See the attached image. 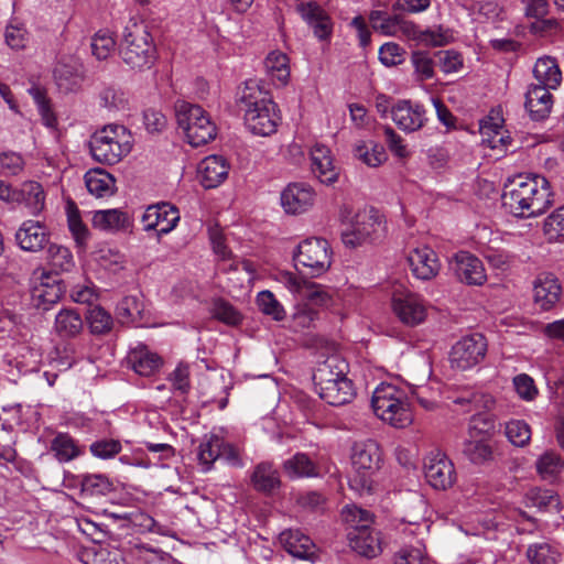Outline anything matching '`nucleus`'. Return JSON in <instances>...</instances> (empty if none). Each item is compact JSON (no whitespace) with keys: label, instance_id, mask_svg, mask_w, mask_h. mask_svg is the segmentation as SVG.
<instances>
[{"label":"nucleus","instance_id":"obj_1","mask_svg":"<svg viewBox=\"0 0 564 564\" xmlns=\"http://www.w3.org/2000/svg\"><path fill=\"white\" fill-rule=\"evenodd\" d=\"M503 204L516 217L530 218L544 214L554 203L550 182L541 175H518L509 183Z\"/></svg>","mask_w":564,"mask_h":564},{"label":"nucleus","instance_id":"obj_2","mask_svg":"<svg viewBox=\"0 0 564 564\" xmlns=\"http://www.w3.org/2000/svg\"><path fill=\"white\" fill-rule=\"evenodd\" d=\"M240 102L243 105L245 124L251 133L268 137L276 131L281 119L278 107L256 80L245 83Z\"/></svg>","mask_w":564,"mask_h":564},{"label":"nucleus","instance_id":"obj_3","mask_svg":"<svg viewBox=\"0 0 564 564\" xmlns=\"http://www.w3.org/2000/svg\"><path fill=\"white\" fill-rule=\"evenodd\" d=\"M122 61L133 69L150 68L156 59V46L143 21L130 20L119 46Z\"/></svg>","mask_w":564,"mask_h":564},{"label":"nucleus","instance_id":"obj_4","mask_svg":"<svg viewBox=\"0 0 564 564\" xmlns=\"http://www.w3.org/2000/svg\"><path fill=\"white\" fill-rule=\"evenodd\" d=\"M371 406L384 423L404 429L413 422V413L404 390L392 383H380L372 392Z\"/></svg>","mask_w":564,"mask_h":564},{"label":"nucleus","instance_id":"obj_5","mask_svg":"<svg viewBox=\"0 0 564 564\" xmlns=\"http://www.w3.org/2000/svg\"><path fill=\"white\" fill-rule=\"evenodd\" d=\"M131 132L121 124H107L90 138L89 148L93 158L106 164H116L127 156L132 149Z\"/></svg>","mask_w":564,"mask_h":564},{"label":"nucleus","instance_id":"obj_6","mask_svg":"<svg viewBox=\"0 0 564 564\" xmlns=\"http://www.w3.org/2000/svg\"><path fill=\"white\" fill-rule=\"evenodd\" d=\"M175 115L178 129L193 148L205 145L216 138L217 126L202 106L182 101L176 105Z\"/></svg>","mask_w":564,"mask_h":564},{"label":"nucleus","instance_id":"obj_7","mask_svg":"<svg viewBox=\"0 0 564 564\" xmlns=\"http://www.w3.org/2000/svg\"><path fill=\"white\" fill-rule=\"evenodd\" d=\"M354 474L349 478V487L360 496L373 492V474L381 463V451L377 442L368 440L358 443L351 455Z\"/></svg>","mask_w":564,"mask_h":564},{"label":"nucleus","instance_id":"obj_8","mask_svg":"<svg viewBox=\"0 0 564 564\" xmlns=\"http://www.w3.org/2000/svg\"><path fill=\"white\" fill-rule=\"evenodd\" d=\"M333 251L327 240L307 238L301 241L293 253L295 268L311 278H319L332 265Z\"/></svg>","mask_w":564,"mask_h":564},{"label":"nucleus","instance_id":"obj_9","mask_svg":"<svg viewBox=\"0 0 564 564\" xmlns=\"http://www.w3.org/2000/svg\"><path fill=\"white\" fill-rule=\"evenodd\" d=\"M341 241L348 248H358L373 242L382 230L381 217L373 209L358 210L343 223Z\"/></svg>","mask_w":564,"mask_h":564},{"label":"nucleus","instance_id":"obj_10","mask_svg":"<svg viewBox=\"0 0 564 564\" xmlns=\"http://www.w3.org/2000/svg\"><path fill=\"white\" fill-rule=\"evenodd\" d=\"M391 308L397 318L409 327L422 324L427 316V304L424 299L403 286L393 290Z\"/></svg>","mask_w":564,"mask_h":564},{"label":"nucleus","instance_id":"obj_11","mask_svg":"<svg viewBox=\"0 0 564 564\" xmlns=\"http://www.w3.org/2000/svg\"><path fill=\"white\" fill-rule=\"evenodd\" d=\"M487 352V340L478 333L462 337L449 354L453 368L468 370L479 365Z\"/></svg>","mask_w":564,"mask_h":564},{"label":"nucleus","instance_id":"obj_12","mask_svg":"<svg viewBox=\"0 0 564 564\" xmlns=\"http://www.w3.org/2000/svg\"><path fill=\"white\" fill-rule=\"evenodd\" d=\"M181 219L177 207L170 203H156L145 208L141 216L142 229L155 231L158 238L172 232Z\"/></svg>","mask_w":564,"mask_h":564},{"label":"nucleus","instance_id":"obj_13","mask_svg":"<svg viewBox=\"0 0 564 564\" xmlns=\"http://www.w3.org/2000/svg\"><path fill=\"white\" fill-rule=\"evenodd\" d=\"M423 469L427 484L436 490H446L456 481L455 466L441 451H432L425 456Z\"/></svg>","mask_w":564,"mask_h":564},{"label":"nucleus","instance_id":"obj_14","mask_svg":"<svg viewBox=\"0 0 564 564\" xmlns=\"http://www.w3.org/2000/svg\"><path fill=\"white\" fill-rule=\"evenodd\" d=\"M391 119L400 130L411 133L425 126L427 116L424 106L421 104L402 99L392 105Z\"/></svg>","mask_w":564,"mask_h":564},{"label":"nucleus","instance_id":"obj_15","mask_svg":"<svg viewBox=\"0 0 564 564\" xmlns=\"http://www.w3.org/2000/svg\"><path fill=\"white\" fill-rule=\"evenodd\" d=\"M408 262L413 275L423 281L435 278L441 270V262L436 252L425 245L410 250Z\"/></svg>","mask_w":564,"mask_h":564},{"label":"nucleus","instance_id":"obj_16","mask_svg":"<svg viewBox=\"0 0 564 564\" xmlns=\"http://www.w3.org/2000/svg\"><path fill=\"white\" fill-rule=\"evenodd\" d=\"M316 194L313 187L305 183L289 184L281 193V205L285 213L302 214L313 207Z\"/></svg>","mask_w":564,"mask_h":564},{"label":"nucleus","instance_id":"obj_17","mask_svg":"<svg viewBox=\"0 0 564 564\" xmlns=\"http://www.w3.org/2000/svg\"><path fill=\"white\" fill-rule=\"evenodd\" d=\"M454 271L457 279L467 285H482L487 281L481 260L467 251L455 254Z\"/></svg>","mask_w":564,"mask_h":564},{"label":"nucleus","instance_id":"obj_18","mask_svg":"<svg viewBox=\"0 0 564 564\" xmlns=\"http://www.w3.org/2000/svg\"><path fill=\"white\" fill-rule=\"evenodd\" d=\"M63 292V286L56 275L42 272L33 282L31 296L35 306L47 310L58 302Z\"/></svg>","mask_w":564,"mask_h":564},{"label":"nucleus","instance_id":"obj_19","mask_svg":"<svg viewBox=\"0 0 564 564\" xmlns=\"http://www.w3.org/2000/svg\"><path fill=\"white\" fill-rule=\"evenodd\" d=\"M230 164L223 155H208L200 161L197 167V175L205 188L219 186L229 174Z\"/></svg>","mask_w":564,"mask_h":564},{"label":"nucleus","instance_id":"obj_20","mask_svg":"<svg viewBox=\"0 0 564 564\" xmlns=\"http://www.w3.org/2000/svg\"><path fill=\"white\" fill-rule=\"evenodd\" d=\"M371 28L387 36H404L409 40V35L413 31V22L403 20L399 15H390L382 10H372L369 14Z\"/></svg>","mask_w":564,"mask_h":564},{"label":"nucleus","instance_id":"obj_21","mask_svg":"<svg viewBox=\"0 0 564 564\" xmlns=\"http://www.w3.org/2000/svg\"><path fill=\"white\" fill-rule=\"evenodd\" d=\"M312 172L321 183L332 185L337 182L339 169L334 164L330 150L321 143L311 149Z\"/></svg>","mask_w":564,"mask_h":564},{"label":"nucleus","instance_id":"obj_22","mask_svg":"<svg viewBox=\"0 0 564 564\" xmlns=\"http://www.w3.org/2000/svg\"><path fill=\"white\" fill-rule=\"evenodd\" d=\"M18 246L29 252L41 250L48 241L46 227L39 220H24L15 232Z\"/></svg>","mask_w":564,"mask_h":564},{"label":"nucleus","instance_id":"obj_23","mask_svg":"<svg viewBox=\"0 0 564 564\" xmlns=\"http://www.w3.org/2000/svg\"><path fill=\"white\" fill-rule=\"evenodd\" d=\"M347 536L350 547L360 556L372 558L382 551L379 533L370 527L364 524L352 529L348 532Z\"/></svg>","mask_w":564,"mask_h":564},{"label":"nucleus","instance_id":"obj_24","mask_svg":"<svg viewBox=\"0 0 564 564\" xmlns=\"http://www.w3.org/2000/svg\"><path fill=\"white\" fill-rule=\"evenodd\" d=\"M297 12L302 19L313 29L314 35L321 40H328L333 32V23L329 15L315 2L300 3Z\"/></svg>","mask_w":564,"mask_h":564},{"label":"nucleus","instance_id":"obj_25","mask_svg":"<svg viewBox=\"0 0 564 564\" xmlns=\"http://www.w3.org/2000/svg\"><path fill=\"white\" fill-rule=\"evenodd\" d=\"M550 90V88L533 84L528 87L524 107L532 120H544L551 113L553 96Z\"/></svg>","mask_w":564,"mask_h":564},{"label":"nucleus","instance_id":"obj_26","mask_svg":"<svg viewBox=\"0 0 564 564\" xmlns=\"http://www.w3.org/2000/svg\"><path fill=\"white\" fill-rule=\"evenodd\" d=\"M562 288L553 275H540L533 284L534 304L542 311H550L560 301Z\"/></svg>","mask_w":564,"mask_h":564},{"label":"nucleus","instance_id":"obj_27","mask_svg":"<svg viewBox=\"0 0 564 564\" xmlns=\"http://www.w3.org/2000/svg\"><path fill=\"white\" fill-rule=\"evenodd\" d=\"M127 359L133 371L144 377L154 375L163 364L162 358L143 344L131 348Z\"/></svg>","mask_w":564,"mask_h":564},{"label":"nucleus","instance_id":"obj_28","mask_svg":"<svg viewBox=\"0 0 564 564\" xmlns=\"http://www.w3.org/2000/svg\"><path fill=\"white\" fill-rule=\"evenodd\" d=\"M94 228L106 232L128 230L132 220L129 215L118 208L95 210L91 217Z\"/></svg>","mask_w":564,"mask_h":564},{"label":"nucleus","instance_id":"obj_29","mask_svg":"<svg viewBox=\"0 0 564 564\" xmlns=\"http://www.w3.org/2000/svg\"><path fill=\"white\" fill-rule=\"evenodd\" d=\"M348 364L338 355L327 357L313 373L315 389L347 378Z\"/></svg>","mask_w":564,"mask_h":564},{"label":"nucleus","instance_id":"obj_30","mask_svg":"<svg viewBox=\"0 0 564 564\" xmlns=\"http://www.w3.org/2000/svg\"><path fill=\"white\" fill-rule=\"evenodd\" d=\"M17 203L22 204L32 216H39L46 205V193L39 182H23L18 189Z\"/></svg>","mask_w":564,"mask_h":564},{"label":"nucleus","instance_id":"obj_31","mask_svg":"<svg viewBox=\"0 0 564 564\" xmlns=\"http://www.w3.org/2000/svg\"><path fill=\"white\" fill-rule=\"evenodd\" d=\"M280 542L285 551L294 557L308 560L315 555V544L300 530H285L280 534Z\"/></svg>","mask_w":564,"mask_h":564},{"label":"nucleus","instance_id":"obj_32","mask_svg":"<svg viewBox=\"0 0 564 564\" xmlns=\"http://www.w3.org/2000/svg\"><path fill=\"white\" fill-rule=\"evenodd\" d=\"M284 474L290 479L314 478L322 475L321 466L305 453H296L282 464Z\"/></svg>","mask_w":564,"mask_h":564},{"label":"nucleus","instance_id":"obj_33","mask_svg":"<svg viewBox=\"0 0 564 564\" xmlns=\"http://www.w3.org/2000/svg\"><path fill=\"white\" fill-rule=\"evenodd\" d=\"M252 487L262 494L269 495L281 486L280 473L270 462L257 464L250 477Z\"/></svg>","mask_w":564,"mask_h":564},{"label":"nucleus","instance_id":"obj_34","mask_svg":"<svg viewBox=\"0 0 564 564\" xmlns=\"http://www.w3.org/2000/svg\"><path fill=\"white\" fill-rule=\"evenodd\" d=\"M315 390L321 399L334 406L349 403L356 394L352 381L348 378L336 380Z\"/></svg>","mask_w":564,"mask_h":564},{"label":"nucleus","instance_id":"obj_35","mask_svg":"<svg viewBox=\"0 0 564 564\" xmlns=\"http://www.w3.org/2000/svg\"><path fill=\"white\" fill-rule=\"evenodd\" d=\"M84 178L88 192L98 198L110 197L116 193L115 177L102 169L87 171Z\"/></svg>","mask_w":564,"mask_h":564},{"label":"nucleus","instance_id":"obj_36","mask_svg":"<svg viewBox=\"0 0 564 564\" xmlns=\"http://www.w3.org/2000/svg\"><path fill=\"white\" fill-rule=\"evenodd\" d=\"M533 76L538 82L536 86L550 89H556L562 82V73L556 59L550 56L538 58L533 67Z\"/></svg>","mask_w":564,"mask_h":564},{"label":"nucleus","instance_id":"obj_37","mask_svg":"<svg viewBox=\"0 0 564 564\" xmlns=\"http://www.w3.org/2000/svg\"><path fill=\"white\" fill-rule=\"evenodd\" d=\"M84 322L75 308H62L55 316L53 330L62 338H73L80 334Z\"/></svg>","mask_w":564,"mask_h":564},{"label":"nucleus","instance_id":"obj_38","mask_svg":"<svg viewBox=\"0 0 564 564\" xmlns=\"http://www.w3.org/2000/svg\"><path fill=\"white\" fill-rule=\"evenodd\" d=\"M224 437L218 434L205 435L197 449V460L203 473L213 468L214 463L221 457Z\"/></svg>","mask_w":564,"mask_h":564},{"label":"nucleus","instance_id":"obj_39","mask_svg":"<svg viewBox=\"0 0 564 564\" xmlns=\"http://www.w3.org/2000/svg\"><path fill=\"white\" fill-rule=\"evenodd\" d=\"M524 503L529 508H536L540 512L557 513L561 510L560 497L551 489H529L524 496Z\"/></svg>","mask_w":564,"mask_h":564},{"label":"nucleus","instance_id":"obj_40","mask_svg":"<svg viewBox=\"0 0 564 564\" xmlns=\"http://www.w3.org/2000/svg\"><path fill=\"white\" fill-rule=\"evenodd\" d=\"M265 72L274 85L285 86L291 76L290 59L286 54L273 51L264 59Z\"/></svg>","mask_w":564,"mask_h":564},{"label":"nucleus","instance_id":"obj_41","mask_svg":"<svg viewBox=\"0 0 564 564\" xmlns=\"http://www.w3.org/2000/svg\"><path fill=\"white\" fill-rule=\"evenodd\" d=\"M463 454L474 465L482 466L494 460L492 447L485 437H469V440H466Z\"/></svg>","mask_w":564,"mask_h":564},{"label":"nucleus","instance_id":"obj_42","mask_svg":"<svg viewBox=\"0 0 564 564\" xmlns=\"http://www.w3.org/2000/svg\"><path fill=\"white\" fill-rule=\"evenodd\" d=\"M481 142L492 150H507L511 139L499 122L485 121L480 124Z\"/></svg>","mask_w":564,"mask_h":564},{"label":"nucleus","instance_id":"obj_43","mask_svg":"<svg viewBox=\"0 0 564 564\" xmlns=\"http://www.w3.org/2000/svg\"><path fill=\"white\" fill-rule=\"evenodd\" d=\"M354 156L370 167H378L388 159L383 145L365 141L355 144Z\"/></svg>","mask_w":564,"mask_h":564},{"label":"nucleus","instance_id":"obj_44","mask_svg":"<svg viewBox=\"0 0 564 564\" xmlns=\"http://www.w3.org/2000/svg\"><path fill=\"white\" fill-rule=\"evenodd\" d=\"M51 451L59 463H68L82 455V448L67 433H58L53 438Z\"/></svg>","mask_w":564,"mask_h":564},{"label":"nucleus","instance_id":"obj_45","mask_svg":"<svg viewBox=\"0 0 564 564\" xmlns=\"http://www.w3.org/2000/svg\"><path fill=\"white\" fill-rule=\"evenodd\" d=\"M536 473L544 480H554L564 470V460L553 452L546 451L535 462Z\"/></svg>","mask_w":564,"mask_h":564},{"label":"nucleus","instance_id":"obj_46","mask_svg":"<svg viewBox=\"0 0 564 564\" xmlns=\"http://www.w3.org/2000/svg\"><path fill=\"white\" fill-rule=\"evenodd\" d=\"M527 558L531 564H558L562 552L551 544L536 543L528 547Z\"/></svg>","mask_w":564,"mask_h":564},{"label":"nucleus","instance_id":"obj_47","mask_svg":"<svg viewBox=\"0 0 564 564\" xmlns=\"http://www.w3.org/2000/svg\"><path fill=\"white\" fill-rule=\"evenodd\" d=\"M413 35H409V40H415L426 46H442L452 40V34L448 30L442 28L421 30L413 23Z\"/></svg>","mask_w":564,"mask_h":564},{"label":"nucleus","instance_id":"obj_48","mask_svg":"<svg viewBox=\"0 0 564 564\" xmlns=\"http://www.w3.org/2000/svg\"><path fill=\"white\" fill-rule=\"evenodd\" d=\"M408 502L410 505V508L403 520L408 522L410 525H423L424 528H427V525L425 524L427 502L424 496L416 491L409 492Z\"/></svg>","mask_w":564,"mask_h":564},{"label":"nucleus","instance_id":"obj_49","mask_svg":"<svg viewBox=\"0 0 564 564\" xmlns=\"http://www.w3.org/2000/svg\"><path fill=\"white\" fill-rule=\"evenodd\" d=\"M300 300L305 301L308 305L323 308H328L334 304L333 293L327 288L310 281Z\"/></svg>","mask_w":564,"mask_h":564},{"label":"nucleus","instance_id":"obj_50","mask_svg":"<svg viewBox=\"0 0 564 564\" xmlns=\"http://www.w3.org/2000/svg\"><path fill=\"white\" fill-rule=\"evenodd\" d=\"M543 235L549 242L564 240V205L554 209L543 220Z\"/></svg>","mask_w":564,"mask_h":564},{"label":"nucleus","instance_id":"obj_51","mask_svg":"<svg viewBox=\"0 0 564 564\" xmlns=\"http://www.w3.org/2000/svg\"><path fill=\"white\" fill-rule=\"evenodd\" d=\"M80 487L82 495L89 497L106 496L112 490L110 480L100 474L83 476Z\"/></svg>","mask_w":564,"mask_h":564},{"label":"nucleus","instance_id":"obj_52","mask_svg":"<svg viewBox=\"0 0 564 564\" xmlns=\"http://www.w3.org/2000/svg\"><path fill=\"white\" fill-rule=\"evenodd\" d=\"M89 329L94 335L109 333L113 326V318L109 312L101 306H94L86 316Z\"/></svg>","mask_w":564,"mask_h":564},{"label":"nucleus","instance_id":"obj_53","mask_svg":"<svg viewBox=\"0 0 564 564\" xmlns=\"http://www.w3.org/2000/svg\"><path fill=\"white\" fill-rule=\"evenodd\" d=\"M531 427L524 420H511L506 423L505 435L517 447L527 446L531 441Z\"/></svg>","mask_w":564,"mask_h":564},{"label":"nucleus","instance_id":"obj_54","mask_svg":"<svg viewBox=\"0 0 564 564\" xmlns=\"http://www.w3.org/2000/svg\"><path fill=\"white\" fill-rule=\"evenodd\" d=\"M256 302L259 310L263 314L271 316L274 321H282L285 317V311L282 304L271 291L264 290L259 292Z\"/></svg>","mask_w":564,"mask_h":564},{"label":"nucleus","instance_id":"obj_55","mask_svg":"<svg viewBox=\"0 0 564 564\" xmlns=\"http://www.w3.org/2000/svg\"><path fill=\"white\" fill-rule=\"evenodd\" d=\"M47 260L53 269L57 271H70L74 267V259L70 250L64 246L51 245L47 249Z\"/></svg>","mask_w":564,"mask_h":564},{"label":"nucleus","instance_id":"obj_56","mask_svg":"<svg viewBox=\"0 0 564 564\" xmlns=\"http://www.w3.org/2000/svg\"><path fill=\"white\" fill-rule=\"evenodd\" d=\"M496 427V419L488 412H479L470 417L468 424L469 437L491 435Z\"/></svg>","mask_w":564,"mask_h":564},{"label":"nucleus","instance_id":"obj_57","mask_svg":"<svg viewBox=\"0 0 564 564\" xmlns=\"http://www.w3.org/2000/svg\"><path fill=\"white\" fill-rule=\"evenodd\" d=\"M344 521L350 525V530L362 527L364 524L370 527L373 521L372 514L356 505H348L341 511Z\"/></svg>","mask_w":564,"mask_h":564},{"label":"nucleus","instance_id":"obj_58","mask_svg":"<svg viewBox=\"0 0 564 564\" xmlns=\"http://www.w3.org/2000/svg\"><path fill=\"white\" fill-rule=\"evenodd\" d=\"M143 303L138 296L129 295L123 297L117 305V313L123 322H134L141 317Z\"/></svg>","mask_w":564,"mask_h":564},{"label":"nucleus","instance_id":"obj_59","mask_svg":"<svg viewBox=\"0 0 564 564\" xmlns=\"http://www.w3.org/2000/svg\"><path fill=\"white\" fill-rule=\"evenodd\" d=\"M274 280L283 285L295 299L300 300L308 281L291 271H279Z\"/></svg>","mask_w":564,"mask_h":564},{"label":"nucleus","instance_id":"obj_60","mask_svg":"<svg viewBox=\"0 0 564 564\" xmlns=\"http://www.w3.org/2000/svg\"><path fill=\"white\" fill-rule=\"evenodd\" d=\"M213 316L230 326L240 324L242 316L231 304L224 300H216L212 308Z\"/></svg>","mask_w":564,"mask_h":564},{"label":"nucleus","instance_id":"obj_61","mask_svg":"<svg viewBox=\"0 0 564 564\" xmlns=\"http://www.w3.org/2000/svg\"><path fill=\"white\" fill-rule=\"evenodd\" d=\"M116 42L109 32L99 31L91 39V53L97 59H106L113 52Z\"/></svg>","mask_w":564,"mask_h":564},{"label":"nucleus","instance_id":"obj_62","mask_svg":"<svg viewBox=\"0 0 564 564\" xmlns=\"http://www.w3.org/2000/svg\"><path fill=\"white\" fill-rule=\"evenodd\" d=\"M437 65L445 74L459 72L464 67V59L459 52L445 50L436 53Z\"/></svg>","mask_w":564,"mask_h":564},{"label":"nucleus","instance_id":"obj_63","mask_svg":"<svg viewBox=\"0 0 564 564\" xmlns=\"http://www.w3.org/2000/svg\"><path fill=\"white\" fill-rule=\"evenodd\" d=\"M100 105L109 110H122L128 105V98L119 88L106 87L99 95Z\"/></svg>","mask_w":564,"mask_h":564},{"label":"nucleus","instance_id":"obj_64","mask_svg":"<svg viewBox=\"0 0 564 564\" xmlns=\"http://www.w3.org/2000/svg\"><path fill=\"white\" fill-rule=\"evenodd\" d=\"M394 564H429L423 546H404L394 555Z\"/></svg>","mask_w":564,"mask_h":564}]
</instances>
